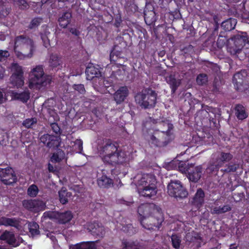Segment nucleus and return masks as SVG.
<instances>
[{"instance_id": "nucleus-17", "label": "nucleus", "mask_w": 249, "mask_h": 249, "mask_svg": "<svg viewBox=\"0 0 249 249\" xmlns=\"http://www.w3.org/2000/svg\"><path fill=\"white\" fill-rule=\"evenodd\" d=\"M205 196V194L202 188L197 189L191 200V205L195 208L199 210L204 204Z\"/></svg>"}, {"instance_id": "nucleus-25", "label": "nucleus", "mask_w": 249, "mask_h": 249, "mask_svg": "<svg viewBox=\"0 0 249 249\" xmlns=\"http://www.w3.org/2000/svg\"><path fill=\"white\" fill-rule=\"evenodd\" d=\"M94 241L82 242L70 246L69 249H95Z\"/></svg>"}, {"instance_id": "nucleus-15", "label": "nucleus", "mask_w": 249, "mask_h": 249, "mask_svg": "<svg viewBox=\"0 0 249 249\" xmlns=\"http://www.w3.org/2000/svg\"><path fill=\"white\" fill-rule=\"evenodd\" d=\"M86 73L87 75L88 79L92 80L94 78H98L100 79V83H103L104 85L106 87H108V86L106 85V83H105V82H107V81H106L101 77V73L99 70L98 66L96 67L93 65V64H89L86 68Z\"/></svg>"}, {"instance_id": "nucleus-61", "label": "nucleus", "mask_w": 249, "mask_h": 249, "mask_svg": "<svg viewBox=\"0 0 249 249\" xmlns=\"http://www.w3.org/2000/svg\"><path fill=\"white\" fill-rule=\"evenodd\" d=\"M239 168V165L238 164H233L230 166V168L229 171H236Z\"/></svg>"}, {"instance_id": "nucleus-30", "label": "nucleus", "mask_w": 249, "mask_h": 249, "mask_svg": "<svg viewBox=\"0 0 249 249\" xmlns=\"http://www.w3.org/2000/svg\"><path fill=\"white\" fill-rule=\"evenodd\" d=\"M71 14L69 11L63 13L58 18L59 25L65 28L70 23Z\"/></svg>"}, {"instance_id": "nucleus-21", "label": "nucleus", "mask_w": 249, "mask_h": 249, "mask_svg": "<svg viewBox=\"0 0 249 249\" xmlns=\"http://www.w3.org/2000/svg\"><path fill=\"white\" fill-rule=\"evenodd\" d=\"M128 94V90L126 87H120L113 94V98L117 104L124 101Z\"/></svg>"}, {"instance_id": "nucleus-45", "label": "nucleus", "mask_w": 249, "mask_h": 249, "mask_svg": "<svg viewBox=\"0 0 249 249\" xmlns=\"http://www.w3.org/2000/svg\"><path fill=\"white\" fill-rule=\"evenodd\" d=\"M122 230L128 235H132L136 232V229L134 228L132 224H127L123 226Z\"/></svg>"}, {"instance_id": "nucleus-24", "label": "nucleus", "mask_w": 249, "mask_h": 249, "mask_svg": "<svg viewBox=\"0 0 249 249\" xmlns=\"http://www.w3.org/2000/svg\"><path fill=\"white\" fill-rule=\"evenodd\" d=\"M73 217L71 211H67L63 213L57 212L56 214V218L60 224H65L70 222Z\"/></svg>"}, {"instance_id": "nucleus-22", "label": "nucleus", "mask_w": 249, "mask_h": 249, "mask_svg": "<svg viewBox=\"0 0 249 249\" xmlns=\"http://www.w3.org/2000/svg\"><path fill=\"white\" fill-rule=\"evenodd\" d=\"M0 225L5 227L10 226L18 228L19 226V222L15 217L9 218L5 216L0 217Z\"/></svg>"}, {"instance_id": "nucleus-2", "label": "nucleus", "mask_w": 249, "mask_h": 249, "mask_svg": "<svg viewBox=\"0 0 249 249\" xmlns=\"http://www.w3.org/2000/svg\"><path fill=\"white\" fill-rule=\"evenodd\" d=\"M100 154L103 161L108 164L122 163L125 160V154L118 149L117 145L110 140H107L101 148Z\"/></svg>"}, {"instance_id": "nucleus-7", "label": "nucleus", "mask_w": 249, "mask_h": 249, "mask_svg": "<svg viewBox=\"0 0 249 249\" xmlns=\"http://www.w3.org/2000/svg\"><path fill=\"white\" fill-rule=\"evenodd\" d=\"M167 193L171 196L178 199H182L187 197L188 192L179 180H171L167 185Z\"/></svg>"}, {"instance_id": "nucleus-44", "label": "nucleus", "mask_w": 249, "mask_h": 249, "mask_svg": "<svg viewBox=\"0 0 249 249\" xmlns=\"http://www.w3.org/2000/svg\"><path fill=\"white\" fill-rule=\"evenodd\" d=\"M38 193V189L36 185L32 184L27 190V194L31 197H36Z\"/></svg>"}, {"instance_id": "nucleus-11", "label": "nucleus", "mask_w": 249, "mask_h": 249, "mask_svg": "<svg viewBox=\"0 0 249 249\" xmlns=\"http://www.w3.org/2000/svg\"><path fill=\"white\" fill-rule=\"evenodd\" d=\"M194 164H190L188 162L179 161L178 160H173L172 161L165 163L163 167L167 170H178V171H188L191 170Z\"/></svg>"}, {"instance_id": "nucleus-8", "label": "nucleus", "mask_w": 249, "mask_h": 249, "mask_svg": "<svg viewBox=\"0 0 249 249\" xmlns=\"http://www.w3.org/2000/svg\"><path fill=\"white\" fill-rule=\"evenodd\" d=\"M249 80V76L245 70L236 73L232 79L236 89L247 95L249 93V86L247 84Z\"/></svg>"}, {"instance_id": "nucleus-27", "label": "nucleus", "mask_w": 249, "mask_h": 249, "mask_svg": "<svg viewBox=\"0 0 249 249\" xmlns=\"http://www.w3.org/2000/svg\"><path fill=\"white\" fill-rule=\"evenodd\" d=\"M49 63L50 67L53 68H58V69H59L60 67H62V64L61 57L57 54L52 53L50 56Z\"/></svg>"}, {"instance_id": "nucleus-16", "label": "nucleus", "mask_w": 249, "mask_h": 249, "mask_svg": "<svg viewBox=\"0 0 249 249\" xmlns=\"http://www.w3.org/2000/svg\"><path fill=\"white\" fill-rule=\"evenodd\" d=\"M39 140L41 142L50 148L57 147L59 145L58 136L46 134L42 135Z\"/></svg>"}, {"instance_id": "nucleus-23", "label": "nucleus", "mask_w": 249, "mask_h": 249, "mask_svg": "<svg viewBox=\"0 0 249 249\" xmlns=\"http://www.w3.org/2000/svg\"><path fill=\"white\" fill-rule=\"evenodd\" d=\"M9 84L10 88H20L24 84L23 76L12 74L10 78Z\"/></svg>"}, {"instance_id": "nucleus-20", "label": "nucleus", "mask_w": 249, "mask_h": 249, "mask_svg": "<svg viewBox=\"0 0 249 249\" xmlns=\"http://www.w3.org/2000/svg\"><path fill=\"white\" fill-rule=\"evenodd\" d=\"M0 178L2 182L5 185H12L17 180L15 172H0Z\"/></svg>"}, {"instance_id": "nucleus-43", "label": "nucleus", "mask_w": 249, "mask_h": 249, "mask_svg": "<svg viewBox=\"0 0 249 249\" xmlns=\"http://www.w3.org/2000/svg\"><path fill=\"white\" fill-rule=\"evenodd\" d=\"M196 81L199 85H205L208 82V76L205 73H200L197 75Z\"/></svg>"}, {"instance_id": "nucleus-56", "label": "nucleus", "mask_w": 249, "mask_h": 249, "mask_svg": "<svg viewBox=\"0 0 249 249\" xmlns=\"http://www.w3.org/2000/svg\"><path fill=\"white\" fill-rule=\"evenodd\" d=\"M123 249H138L137 247L132 243L124 241L123 242Z\"/></svg>"}, {"instance_id": "nucleus-33", "label": "nucleus", "mask_w": 249, "mask_h": 249, "mask_svg": "<svg viewBox=\"0 0 249 249\" xmlns=\"http://www.w3.org/2000/svg\"><path fill=\"white\" fill-rule=\"evenodd\" d=\"M172 247L174 249H180L181 245L182 238L179 233H173L170 236Z\"/></svg>"}, {"instance_id": "nucleus-38", "label": "nucleus", "mask_w": 249, "mask_h": 249, "mask_svg": "<svg viewBox=\"0 0 249 249\" xmlns=\"http://www.w3.org/2000/svg\"><path fill=\"white\" fill-rule=\"evenodd\" d=\"M65 156V153L62 150L58 149L52 156L51 160L52 162H59L64 159Z\"/></svg>"}, {"instance_id": "nucleus-52", "label": "nucleus", "mask_w": 249, "mask_h": 249, "mask_svg": "<svg viewBox=\"0 0 249 249\" xmlns=\"http://www.w3.org/2000/svg\"><path fill=\"white\" fill-rule=\"evenodd\" d=\"M121 53L118 51L116 52L115 48L111 51L110 54V59L111 61H116L117 59L120 57Z\"/></svg>"}, {"instance_id": "nucleus-12", "label": "nucleus", "mask_w": 249, "mask_h": 249, "mask_svg": "<svg viewBox=\"0 0 249 249\" xmlns=\"http://www.w3.org/2000/svg\"><path fill=\"white\" fill-rule=\"evenodd\" d=\"M231 39L233 41V44L229 48H241L249 43V38L246 32H238L231 37Z\"/></svg>"}, {"instance_id": "nucleus-60", "label": "nucleus", "mask_w": 249, "mask_h": 249, "mask_svg": "<svg viewBox=\"0 0 249 249\" xmlns=\"http://www.w3.org/2000/svg\"><path fill=\"white\" fill-rule=\"evenodd\" d=\"M52 130L56 134L60 133V129L57 124L54 123L51 124Z\"/></svg>"}, {"instance_id": "nucleus-5", "label": "nucleus", "mask_w": 249, "mask_h": 249, "mask_svg": "<svg viewBox=\"0 0 249 249\" xmlns=\"http://www.w3.org/2000/svg\"><path fill=\"white\" fill-rule=\"evenodd\" d=\"M157 93L151 89H143L135 96L137 104L142 108L146 109L154 107L156 104Z\"/></svg>"}, {"instance_id": "nucleus-53", "label": "nucleus", "mask_w": 249, "mask_h": 249, "mask_svg": "<svg viewBox=\"0 0 249 249\" xmlns=\"http://www.w3.org/2000/svg\"><path fill=\"white\" fill-rule=\"evenodd\" d=\"M232 158V156L229 153L222 152L221 154V160L222 163L224 161H229Z\"/></svg>"}, {"instance_id": "nucleus-32", "label": "nucleus", "mask_w": 249, "mask_h": 249, "mask_svg": "<svg viewBox=\"0 0 249 249\" xmlns=\"http://www.w3.org/2000/svg\"><path fill=\"white\" fill-rule=\"evenodd\" d=\"M237 24V20L235 18H229L221 23V27L225 31H230L235 28Z\"/></svg>"}, {"instance_id": "nucleus-46", "label": "nucleus", "mask_w": 249, "mask_h": 249, "mask_svg": "<svg viewBox=\"0 0 249 249\" xmlns=\"http://www.w3.org/2000/svg\"><path fill=\"white\" fill-rule=\"evenodd\" d=\"M232 196L235 202H240L245 197L244 192L243 191L234 192L232 193Z\"/></svg>"}, {"instance_id": "nucleus-28", "label": "nucleus", "mask_w": 249, "mask_h": 249, "mask_svg": "<svg viewBox=\"0 0 249 249\" xmlns=\"http://www.w3.org/2000/svg\"><path fill=\"white\" fill-rule=\"evenodd\" d=\"M166 81L167 83L170 85L172 89V92L175 93L180 84V80L177 79L175 75L170 74L166 77Z\"/></svg>"}, {"instance_id": "nucleus-14", "label": "nucleus", "mask_w": 249, "mask_h": 249, "mask_svg": "<svg viewBox=\"0 0 249 249\" xmlns=\"http://www.w3.org/2000/svg\"><path fill=\"white\" fill-rule=\"evenodd\" d=\"M228 52L231 55L239 58L240 60L246 59L249 60V43L241 48H228Z\"/></svg>"}, {"instance_id": "nucleus-58", "label": "nucleus", "mask_w": 249, "mask_h": 249, "mask_svg": "<svg viewBox=\"0 0 249 249\" xmlns=\"http://www.w3.org/2000/svg\"><path fill=\"white\" fill-rule=\"evenodd\" d=\"M47 32L45 33L44 34L41 35V38L43 42L44 46L47 48L49 47L50 44V40L49 39V37L47 36V35L46 34Z\"/></svg>"}, {"instance_id": "nucleus-42", "label": "nucleus", "mask_w": 249, "mask_h": 249, "mask_svg": "<svg viewBox=\"0 0 249 249\" xmlns=\"http://www.w3.org/2000/svg\"><path fill=\"white\" fill-rule=\"evenodd\" d=\"M184 173V172H181ZM202 172H184L187 174L186 175L189 180L194 182H197L201 177Z\"/></svg>"}, {"instance_id": "nucleus-57", "label": "nucleus", "mask_w": 249, "mask_h": 249, "mask_svg": "<svg viewBox=\"0 0 249 249\" xmlns=\"http://www.w3.org/2000/svg\"><path fill=\"white\" fill-rule=\"evenodd\" d=\"M10 55L9 53L6 50H0V61H5Z\"/></svg>"}, {"instance_id": "nucleus-18", "label": "nucleus", "mask_w": 249, "mask_h": 249, "mask_svg": "<svg viewBox=\"0 0 249 249\" xmlns=\"http://www.w3.org/2000/svg\"><path fill=\"white\" fill-rule=\"evenodd\" d=\"M88 230L93 236L103 237L105 234V228L99 223L93 222L88 224Z\"/></svg>"}, {"instance_id": "nucleus-29", "label": "nucleus", "mask_w": 249, "mask_h": 249, "mask_svg": "<svg viewBox=\"0 0 249 249\" xmlns=\"http://www.w3.org/2000/svg\"><path fill=\"white\" fill-rule=\"evenodd\" d=\"M12 97L14 99L20 100L23 103H25L30 98V92L29 90H25L21 93L12 91Z\"/></svg>"}, {"instance_id": "nucleus-47", "label": "nucleus", "mask_w": 249, "mask_h": 249, "mask_svg": "<svg viewBox=\"0 0 249 249\" xmlns=\"http://www.w3.org/2000/svg\"><path fill=\"white\" fill-rule=\"evenodd\" d=\"M11 70L13 72L12 74L23 76V71L21 67L18 64L13 63L11 65Z\"/></svg>"}, {"instance_id": "nucleus-36", "label": "nucleus", "mask_w": 249, "mask_h": 249, "mask_svg": "<svg viewBox=\"0 0 249 249\" xmlns=\"http://www.w3.org/2000/svg\"><path fill=\"white\" fill-rule=\"evenodd\" d=\"M235 115L239 120H243L248 117L245 108L241 105H237L235 107Z\"/></svg>"}, {"instance_id": "nucleus-63", "label": "nucleus", "mask_w": 249, "mask_h": 249, "mask_svg": "<svg viewBox=\"0 0 249 249\" xmlns=\"http://www.w3.org/2000/svg\"><path fill=\"white\" fill-rule=\"evenodd\" d=\"M154 136H156V132H154V134L152 135L151 137H150V142L154 144V145H155V143L154 142H157V140H158L157 138H155L154 139Z\"/></svg>"}, {"instance_id": "nucleus-1", "label": "nucleus", "mask_w": 249, "mask_h": 249, "mask_svg": "<svg viewBox=\"0 0 249 249\" xmlns=\"http://www.w3.org/2000/svg\"><path fill=\"white\" fill-rule=\"evenodd\" d=\"M14 51L17 57L21 60L31 58L36 46L32 39L25 35L17 36L15 38Z\"/></svg>"}, {"instance_id": "nucleus-19", "label": "nucleus", "mask_w": 249, "mask_h": 249, "mask_svg": "<svg viewBox=\"0 0 249 249\" xmlns=\"http://www.w3.org/2000/svg\"><path fill=\"white\" fill-rule=\"evenodd\" d=\"M151 185L152 186H142V188H139L138 191L140 195L147 198L155 196L158 191L157 186H154L152 183Z\"/></svg>"}, {"instance_id": "nucleus-39", "label": "nucleus", "mask_w": 249, "mask_h": 249, "mask_svg": "<svg viewBox=\"0 0 249 249\" xmlns=\"http://www.w3.org/2000/svg\"><path fill=\"white\" fill-rule=\"evenodd\" d=\"M155 13L153 11L144 13V20L146 24L151 25L156 21Z\"/></svg>"}, {"instance_id": "nucleus-40", "label": "nucleus", "mask_w": 249, "mask_h": 249, "mask_svg": "<svg viewBox=\"0 0 249 249\" xmlns=\"http://www.w3.org/2000/svg\"><path fill=\"white\" fill-rule=\"evenodd\" d=\"M28 229L29 232L32 236H34L40 234L38 224L35 222H29L28 224Z\"/></svg>"}, {"instance_id": "nucleus-59", "label": "nucleus", "mask_w": 249, "mask_h": 249, "mask_svg": "<svg viewBox=\"0 0 249 249\" xmlns=\"http://www.w3.org/2000/svg\"><path fill=\"white\" fill-rule=\"evenodd\" d=\"M14 2H16L19 6L21 7V9H25L27 8L28 4L25 0H13Z\"/></svg>"}, {"instance_id": "nucleus-62", "label": "nucleus", "mask_w": 249, "mask_h": 249, "mask_svg": "<svg viewBox=\"0 0 249 249\" xmlns=\"http://www.w3.org/2000/svg\"><path fill=\"white\" fill-rule=\"evenodd\" d=\"M70 32L72 34L75 35V36H78L80 32L78 30H77L75 28H71L70 29Z\"/></svg>"}, {"instance_id": "nucleus-6", "label": "nucleus", "mask_w": 249, "mask_h": 249, "mask_svg": "<svg viewBox=\"0 0 249 249\" xmlns=\"http://www.w3.org/2000/svg\"><path fill=\"white\" fill-rule=\"evenodd\" d=\"M164 220V217L161 208L156 209L153 213L142 218L140 223L142 226L145 229L149 230H158Z\"/></svg>"}, {"instance_id": "nucleus-55", "label": "nucleus", "mask_w": 249, "mask_h": 249, "mask_svg": "<svg viewBox=\"0 0 249 249\" xmlns=\"http://www.w3.org/2000/svg\"><path fill=\"white\" fill-rule=\"evenodd\" d=\"M227 41V38L224 36H219L217 40V44L218 47H222L225 45Z\"/></svg>"}, {"instance_id": "nucleus-35", "label": "nucleus", "mask_w": 249, "mask_h": 249, "mask_svg": "<svg viewBox=\"0 0 249 249\" xmlns=\"http://www.w3.org/2000/svg\"><path fill=\"white\" fill-rule=\"evenodd\" d=\"M231 207L230 205L226 204L222 206L214 207L212 208L211 211L212 214H220L225 213L231 211Z\"/></svg>"}, {"instance_id": "nucleus-64", "label": "nucleus", "mask_w": 249, "mask_h": 249, "mask_svg": "<svg viewBox=\"0 0 249 249\" xmlns=\"http://www.w3.org/2000/svg\"><path fill=\"white\" fill-rule=\"evenodd\" d=\"M212 67L213 70L215 72H217L219 71V67L216 65H213Z\"/></svg>"}, {"instance_id": "nucleus-48", "label": "nucleus", "mask_w": 249, "mask_h": 249, "mask_svg": "<svg viewBox=\"0 0 249 249\" xmlns=\"http://www.w3.org/2000/svg\"><path fill=\"white\" fill-rule=\"evenodd\" d=\"M42 18H34L29 25V28L32 29L36 28L42 22Z\"/></svg>"}, {"instance_id": "nucleus-9", "label": "nucleus", "mask_w": 249, "mask_h": 249, "mask_svg": "<svg viewBox=\"0 0 249 249\" xmlns=\"http://www.w3.org/2000/svg\"><path fill=\"white\" fill-rule=\"evenodd\" d=\"M22 205L25 209L34 213L43 211L46 208L45 203L38 199L24 200Z\"/></svg>"}, {"instance_id": "nucleus-49", "label": "nucleus", "mask_w": 249, "mask_h": 249, "mask_svg": "<svg viewBox=\"0 0 249 249\" xmlns=\"http://www.w3.org/2000/svg\"><path fill=\"white\" fill-rule=\"evenodd\" d=\"M221 165L222 162L217 160L213 163H211L210 166L207 169H209L211 171H218Z\"/></svg>"}, {"instance_id": "nucleus-13", "label": "nucleus", "mask_w": 249, "mask_h": 249, "mask_svg": "<svg viewBox=\"0 0 249 249\" xmlns=\"http://www.w3.org/2000/svg\"><path fill=\"white\" fill-rule=\"evenodd\" d=\"M160 208L154 203H145L141 204L138 208V213L141 216L140 220L142 218H144L153 213L156 209Z\"/></svg>"}, {"instance_id": "nucleus-54", "label": "nucleus", "mask_w": 249, "mask_h": 249, "mask_svg": "<svg viewBox=\"0 0 249 249\" xmlns=\"http://www.w3.org/2000/svg\"><path fill=\"white\" fill-rule=\"evenodd\" d=\"M83 142L80 140L77 139L74 142L73 146L75 150H77L79 153H81L83 149Z\"/></svg>"}, {"instance_id": "nucleus-51", "label": "nucleus", "mask_w": 249, "mask_h": 249, "mask_svg": "<svg viewBox=\"0 0 249 249\" xmlns=\"http://www.w3.org/2000/svg\"><path fill=\"white\" fill-rule=\"evenodd\" d=\"M73 89L77 91L80 94H84L86 92V90L84 85L83 84H74L72 86Z\"/></svg>"}, {"instance_id": "nucleus-37", "label": "nucleus", "mask_w": 249, "mask_h": 249, "mask_svg": "<svg viewBox=\"0 0 249 249\" xmlns=\"http://www.w3.org/2000/svg\"><path fill=\"white\" fill-rule=\"evenodd\" d=\"M59 200L62 204H65L68 202V198L71 196V193L68 192L66 189L62 188L58 192Z\"/></svg>"}, {"instance_id": "nucleus-50", "label": "nucleus", "mask_w": 249, "mask_h": 249, "mask_svg": "<svg viewBox=\"0 0 249 249\" xmlns=\"http://www.w3.org/2000/svg\"><path fill=\"white\" fill-rule=\"evenodd\" d=\"M37 122V120L35 118L26 119L23 121L22 124L27 128H30Z\"/></svg>"}, {"instance_id": "nucleus-26", "label": "nucleus", "mask_w": 249, "mask_h": 249, "mask_svg": "<svg viewBox=\"0 0 249 249\" xmlns=\"http://www.w3.org/2000/svg\"><path fill=\"white\" fill-rule=\"evenodd\" d=\"M97 181L98 186L101 188H109L113 184L112 179L108 178L106 175H103L101 177L99 178Z\"/></svg>"}, {"instance_id": "nucleus-31", "label": "nucleus", "mask_w": 249, "mask_h": 249, "mask_svg": "<svg viewBox=\"0 0 249 249\" xmlns=\"http://www.w3.org/2000/svg\"><path fill=\"white\" fill-rule=\"evenodd\" d=\"M10 7L7 0H0V18L6 17L10 13Z\"/></svg>"}, {"instance_id": "nucleus-3", "label": "nucleus", "mask_w": 249, "mask_h": 249, "mask_svg": "<svg viewBox=\"0 0 249 249\" xmlns=\"http://www.w3.org/2000/svg\"><path fill=\"white\" fill-rule=\"evenodd\" d=\"M43 65H37L33 68L30 73L29 87L31 89H40L50 82V77L45 75Z\"/></svg>"}, {"instance_id": "nucleus-10", "label": "nucleus", "mask_w": 249, "mask_h": 249, "mask_svg": "<svg viewBox=\"0 0 249 249\" xmlns=\"http://www.w3.org/2000/svg\"><path fill=\"white\" fill-rule=\"evenodd\" d=\"M135 181H138L139 186H152V183L154 186H157V180L155 175L152 173L138 174L137 176L134 177Z\"/></svg>"}, {"instance_id": "nucleus-41", "label": "nucleus", "mask_w": 249, "mask_h": 249, "mask_svg": "<svg viewBox=\"0 0 249 249\" xmlns=\"http://www.w3.org/2000/svg\"><path fill=\"white\" fill-rule=\"evenodd\" d=\"M222 83L220 79L215 78L213 81L211 91L213 93H218L221 91Z\"/></svg>"}, {"instance_id": "nucleus-4", "label": "nucleus", "mask_w": 249, "mask_h": 249, "mask_svg": "<svg viewBox=\"0 0 249 249\" xmlns=\"http://www.w3.org/2000/svg\"><path fill=\"white\" fill-rule=\"evenodd\" d=\"M153 123L158 124L164 127L161 128L160 131H156V136H154V138H157L158 140L157 142H154L155 146L161 147L166 145L171 140L170 131L173 128V125L167 120L158 118L153 119Z\"/></svg>"}, {"instance_id": "nucleus-34", "label": "nucleus", "mask_w": 249, "mask_h": 249, "mask_svg": "<svg viewBox=\"0 0 249 249\" xmlns=\"http://www.w3.org/2000/svg\"><path fill=\"white\" fill-rule=\"evenodd\" d=\"M0 239L5 241L8 244L12 245L15 243L16 239L13 233L9 231H5L0 236Z\"/></svg>"}]
</instances>
